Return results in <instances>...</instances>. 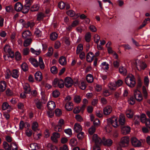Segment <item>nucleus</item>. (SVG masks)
I'll return each mask as SVG.
<instances>
[{"instance_id": "41", "label": "nucleus", "mask_w": 150, "mask_h": 150, "mask_svg": "<svg viewBox=\"0 0 150 150\" xmlns=\"http://www.w3.org/2000/svg\"><path fill=\"white\" fill-rule=\"evenodd\" d=\"M38 123L36 122H34L32 125V129L34 131H36L38 130Z\"/></svg>"}, {"instance_id": "49", "label": "nucleus", "mask_w": 150, "mask_h": 150, "mask_svg": "<svg viewBox=\"0 0 150 150\" xmlns=\"http://www.w3.org/2000/svg\"><path fill=\"white\" fill-rule=\"evenodd\" d=\"M48 149L50 150H58V148L55 146L49 144L47 145Z\"/></svg>"}, {"instance_id": "27", "label": "nucleus", "mask_w": 150, "mask_h": 150, "mask_svg": "<svg viewBox=\"0 0 150 150\" xmlns=\"http://www.w3.org/2000/svg\"><path fill=\"white\" fill-rule=\"evenodd\" d=\"M59 64L62 65H64L67 64V61L65 57L62 56L59 59Z\"/></svg>"}, {"instance_id": "10", "label": "nucleus", "mask_w": 150, "mask_h": 150, "mask_svg": "<svg viewBox=\"0 0 150 150\" xmlns=\"http://www.w3.org/2000/svg\"><path fill=\"white\" fill-rule=\"evenodd\" d=\"M60 137V134L57 132H53L52 133V136L51 137V139L52 141L55 143H57L58 142V139Z\"/></svg>"}, {"instance_id": "8", "label": "nucleus", "mask_w": 150, "mask_h": 150, "mask_svg": "<svg viewBox=\"0 0 150 150\" xmlns=\"http://www.w3.org/2000/svg\"><path fill=\"white\" fill-rule=\"evenodd\" d=\"M134 94L136 99L138 101L140 102L142 100V95L139 91L137 89L134 90Z\"/></svg>"}, {"instance_id": "55", "label": "nucleus", "mask_w": 150, "mask_h": 150, "mask_svg": "<svg viewBox=\"0 0 150 150\" xmlns=\"http://www.w3.org/2000/svg\"><path fill=\"white\" fill-rule=\"evenodd\" d=\"M25 133L28 137H30L32 134L33 132L30 129H28L25 130Z\"/></svg>"}, {"instance_id": "12", "label": "nucleus", "mask_w": 150, "mask_h": 150, "mask_svg": "<svg viewBox=\"0 0 150 150\" xmlns=\"http://www.w3.org/2000/svg\"><path fill=\"white\" fill-rule=\"evenodd\" d=\"M130 131V127L128 126H123L121 127L122 133L124 135L128 134Z\"/></svg>"}, {"instance_id": "34", "label": "nucleus", "mask_w": 150, "mask_h": 150, "mask_svg": "<svg viewBox=\"0 0 150 150\" xmlns=\"http://www.w3.org/2000/svg\"><path fill=\"white\" fill-rule=\"evenodd\" d=\"M30 8V6L25 4L23 6L22 11L23 13H26L28 11Z\"/></svg>"}, {"instance_id": "15", "label": "nucleus", "mask_w": 150, "mask_h": 150, "mask_svg": "<svg viewBox=\"0 0 150 150\" xmlns=\"http://www.w3.org/2000/svg\"><path fill=\"white\" fill-rule=\"evenodd\" d=\"M119 121L120 125H123L125 123V117L123 114H120L119 115Z\"/></svg>"}, {"instance_id": "61", "label": "nucleus", "mask_w": 150, "mask_h": 150, "mask_svg": "<svg viewBox=\"0 0 150 150\" xmlns=\"http://www.w3.org/2000/svg\"><path fill=\"white\" fill-rule=\"evenodd\" d=\"M67 13L68 16L71 17L74 16L75 14L74 11L72 10H70L67 11Z\"/></svg>"}, {"instance_id": "50", "label": "nucleus", "mask_w": 150, "mask_h": 150, "mask_svg": "<svg viewBox=\"0 0 150 150\" xmlns=\"http://www.w3.org/2000/svg\"><path fill=\"white\" fill-rule=\"evenodd\" d=\"M21 68L23 70L25 71H27L28 69V67L27 64L25 63H24L21 65Z\"/></svg>"}, {"instance_id": "52", "label": "nucleus", "mask_w": 150, "mask_h": 150, "mask_svg": "<svg viewBox=\"0 0 150 150\" xmlns=\"http://www.w3.org/2000/svg\"><path fill=\"white\" fill-rule=\"evenodd\" d=\"M96 130V128L94 126H91L88 129V132L89 134L92 135L93 134Z\"/></svg>"}, {"instance_id": "56", "label": "nucleus", "mask_w": 150, "mask_h": 150, "mask_svg": "<svg viewBox=\"0 0 150 150\" xmlns=\"http://www.w3.org/2000/svg\"><path fill=\"white\" fill-rule=\"evenodd\" d=\"M50 71L51 73L54 74H57L58 71L57 68L54 66L52 67L51 68Z\"/></svg>"}, {"instance_id": "32", "label": "nucleus", "mask_w": 150, "mask_h": 150, "mask_svg": "<svg viewBox=\"0 0 150 150\" xmlns=\"http://www.w3.org/2000/svg\"><path fill=\"white\" fill-rule=\"evenodd\" d=\"M77 142L76 139L72 138L70 140L69 144L72 146H74L77 145Z\"/></svg>"}, {"instance_id": "30", "label": "nucleus", "mask_w": 150, "mask_h": 150, "mask_svg": "<svg viewBox=\"0 0 150 150\" xmlns=\"http://www.w3.org/2000/svg\"><path fill=\"white\" fill-rule=\"evenodd\" d=\"M100 67L103 70H107L109 68V64L106 62H103L101 63Z\"/></svg>"}, {"instance_id": "5", "label": "nucleus", "mask_w": 150, "mask_h": 150, "mask_svg": "<svg viewBox=\"0 0 150 150\" xmlns=\"http://www.w3.org/2000/svg\"><path fill=\"white\" fill-rule=\"evenodd\" d=\"M131 142L132 145L135 147H139L142 146L141 142L136 137H132Z\"/></svg>"}, {"instance_id": "20", "label": "nucleus", "mask_w": 150, "mask_h": 150, "mask_svg": "<svg viewBox=\"0 0 150 150\" xmlns=\"http://www.w3.org/2000/svg\"><path fill=\"white\" fill-rule=\"evenodd\" d=\"M22 8L23 5L21 3L17 2L15 5L14 9L17 12L22 11Z\"/></svg>"}, {"instance_id": "43", "label": "nucleus", "mask_w": 150, "mask_h": 150, "mask_svg": "<svg viewBox=\"0 0 150 150\" xmlns=\"http://www.w3.org/2000/svg\"><path fill=\"white\" fill-rule=\"evenodd\" d=\"M39 61L40 68L42 69H43L45 67V64L42 58L39 57Z\"/></svg>"}, {"instance_id": "58", "label": "nucleus", "mask_w": 150, "mask_h": 150, "mask_svg": "<svg viewBox=\"0 0 150 150\" xmlns=\"http://www.w3.org/2000/svg\"><path fill=\"white\" fill-rule=\"evenodd\" d=\"M116 84H115L113 83H110L108 85V87L110 89L112 90L115 89Z\"/></svg>"}, {"instance_id": "46", "label": "nucleus", "mask_w": 150, "mask_h": 150, "mask_svg": "<svg viewBox=\"0 0 150 150\" xmlns=\"http://www.w3.org/2000/svg\"><path fill=\"white\" fill-rule=\"evenodd\" d=\"M15 59L17 61H20L21 59V56L20 53L18 52H16L15 54Z\"/></svg>"}, {"instance_id": "28", "label": "nucleus", "mask_w": 150, "mask_h": 150, "mask_svg": "<svg viewBox=\"0 0 150 150\" xmlns=\"http://www.w3.org/2000/svg\"><path fill=\"white\" fill-rule=\"evenodd\" d=\"M39 147L36 143H32L30 146V150H38Z\"/></svg>"}, {"instance_id": "13", "label": "nucleus", "mask_w": 150, "mask_h": 150, "mask_svg": "<svg viewBox=\"0 0 150 150\" xmlns=\"http://www.w3.org/2000/svg\"><path fill=\"white\" fill-rule=\"evenodd\" d=\"M7 84L6 82L4 81H0V93L4 91L6 88Z\"/></svg>"}, {"instance_id": "29", "label": "nucleus", "mask_w": 150, "mask_h": 150, "mask_svg": "<svg viewBox=\"0 0 150 150\" xmlns=\"http://www.w3.org/2000/svg\"><path fill=\"white\" fill-rule=\"evenodd\" d=\"M19 72L17 69H14L12 71L11 73L12 76L14 78H17L19 76Z\"/></svg>"}, {"instance_id": "63", "label": "nucleus", "mask_w": 150, "mask_h": 150, "mask_svg": "<svg viewBox=\"0 0 150 150\" xmlns=\"http://www.w3.org/2000/svg\"><path fill=\"white\" fill-rule=\"evenodd\" d=\"M68 139L67 137H63L60 139L61 143L62 144H65L68 142Z\"/></svg>"}, {"instance_id": "11", "label": "nucleus", "mask_w": 150, "mask_h": 150, "mask_svg": "<svg viewBox=\"0 0 150 150\" xmlns=\"http://www.w3.org/2000/svg\"><path fill=\"white\" fill-rule=\"evenodd\" d=\"M92 139L96 144L99 145L102 144V139L99 137L97 134H94L93 135Z\"/></svg>"}, {"instance_id": "64", "label": "nucleus", "mask_w": 150, "mask_h": 150, "mask_svg": "<svg viewBox=\"0 0 150 150\" xmlns=\"http://www.w3.org/2000/svg\"><path fill=\"white\" fill-rule=\"evenodd\" d=\"M62 127L58 126V125H55L54 127V130L55 131L57 132H61L62 130Z\"/></svg>"}, {"instance_id": "16", "label": "nucleus", "mask_w": 150, "mask_h": 150, "mask_svg": "<svg viewBox=\"0 0 150 150\" xmlns=\"http://www.w3.org/2000/svg\"><path fill=\"white\" fill-rule=\"evenodd\" d=\"M117 120V118L115 117H112L110 119L111 124L114 127H117L118 126Z\"/></svg>"}, {"instance_id": "44", "label": "nucleus", "mask_w": 150, "mask_h": 150, "mask_svg": "<svg viewBox=\"0 0 150 150\" xmlns=\"http://www.w3.org/2000/svg\"><path fill=\"white\" fill-rule=\"evenodd\" d=\"M2 108L3 110H5L8 109L10 108L11 106L7 103L4 102L3 103L2 105Z\"/></svg>"}, {"instance_id": "24", "label": "nucleus", "mask_w": 150, "mask_h": 150, "mask_svg": "<svg viewBox=\"0 0 150 150\" xmlns=\"http://www.w3.org/2000/svg\"><path fill=\"white\" fill-rule=\"evenodd\" d=\"M126 114L127 117L129 118H132L133 115V112L130 108H128L126 110Z\"/></svg>"}, {"instance_id": "2", "label": "nucleus", "mask_w": 150, "mask_h": 150, "mask_svg": "<svg viewBox=\"0 0 150 150\" xmlns=\"http://www.w3.org/2000/svg\"><path fill=\"white\" fill-rule=\"evenodd\" d=\"M52 85L55 87H58L59 88H62L64 86V81L62 79L56 78L54 80Z\"/></svg>"}, {"instance_id": "45", "label": "nucleus", "mask_w": 150, "mask_h": 150, "mask_svg": "<svg viewBox=\"0 0 150 150\" xmlns=\"http://www.w3.org/2000/svg\"><path fill=\"white\" fill-rule=\"evenodd\" d=\"M34 35L37 37H40L42 35V32L39 29L36 28L35 32Z\"/></svg>"}, {"instance_id": "53", "label": "nucleus", "mask_w": 150, "mask_h": 150, "mask_svg": "<svg viewBox=\"0 0 150 150\" xmlns=\"http://www.w3.org/2000/svg\"><path fill=\"white\" fill-rule=\"evenodd\" d=\"M79 86L81 89L82 90L85 89L86 86L85 82L83 81H81V83L79 84Z\"/></svg>"}, {"instance_id": "18", "label": "nucleus", "mask_w": 150, "mask_h": 150, "mask_svg": "<svg viewBox=\"0 0 150 150\" xmlns=\"http://www.w3.org/2000/svg\"><path fill=\"white\" fill-rule=\"evenodd\" d=\"M35 78L38 81H41L42 79L41 73L40 71L36 72L35 74Z\"/></svg>"}, {"instance_id": "39", "label": "nucleus", "mask_w": 150, "mask_h": 150, "mask_svg": "<svg viewBox=\"0 0 150 150\" xmlns=\"http://www.w3.org/2000/svg\"><path fill=\"white\" fill-rule=\"evenodd\" d=\"M53 53V49L52 47H49L48 49V51L45 54L47 57H50L52 55Z\"/></svg>"}, {"instance_id": "57", "label": "nucleus", "mask_w": 150, "mask_h": 150, "mask_svg": "<svg viewBox=\"0 0 150 150\" xmlns=\"http://www.w3.org/2000/svg\"><path fill=\"white\" fill-rule=\"evenodd\" d=\"M45 17L44 14L42 13H40L37 15V19L38 21L42 20Z\"/></svg>"}, {"instance_id": "33", "label": "nucleus", "mask_w": 150, "mask_h": 150, "mask_svg": "<svg viewBox=\"0 0 150 150\" xmlns=\"http://www.w3.org/2000/svg\"><path fill=\"white\" fill-rule=\"evenodd\" d=\"M39 6L38 4H34L30 8V10L32 11H38L39 8Z\"/></svg>"}, {"instance_id": "31", "label": "nucleus", "mask_w": 150, "mask_h": 150, "mask_svg": "<svg viewBox=\"0 0 150 150\" xmlns=\"http://www.w3.org/2000/svg\"><path fill=\"white\" fill-rule=\"evenodd\" d=\"M58 36V35L57 33L55 32H53L50 35V39L52 40H54L57 38Z\"/></svg>"}, {"instance_id": "23", "label": "nucleus", "mask_w": 150, "mask_h": 150, "mask_svg": "<svg viewBox=\"0 0 150 150\" xmlns=\"http://www.w3.org/2000/svg\"><path fill=\"white\" fill-rule=\"evenodd\" d=\"M74 130L75 132L78 133L82 130L81 126L78 123H76L74 125Z\"/></svg>"}, {"instance_id": "51", "label": "nucleus", "mask_w": 150, "mask_h": 150, "mask_svg": "<svg viewBox=\"0 0 150 150\" xmlns=\"http://www.w3.org/2000/svg\"><path fill=\"white\" fill-rule=\"evenodd\" d=\"M30 52V50L28 48H25L23 49L22 53L24 55H28Z\"/></svg>"}, {"instance_id": "14", "label": "nucleus", "mask_w": 150, "mask_h": 150, "mask_svg": "<svg viewBox=\"0 0 150 150\" xmlns=\"http://www.w3.org/2000/svg\"><path fill=\"white\" fill-rule=\"evenodd\" d=\"M112 110V107L109 105L107 106L103 109V113L104 115H108L110 114Z\"/></svg>"}, {"instance_id": "54", "label": "nucleus", "mask_w": 150, "mask_h": 150, "mask_svg": "<svg viewBox=\"0 0 150 150\" xmlns=\"http://www.w3.org/2000/svg\"><path fill=\"white\" fill-rule=\"evenodd\" d=\"M11 74L10 70L7 69H6L5 74V77L6 79H8L10 78Z\"/></svg>"}, {"instance_id": "35", "label": "nucleus", "mask_w": 150, "mask_h": 150, "mask_svg": "<svg viewBox=\"0 0 150 150\" xmlns=\"http://www.w3.org/2000/svg\"><path fill=\"white\" fill-rule=\"evenodd\" d=\"M127 102L129 105H133L135 103V100L133 97L132 96L128 98Z\"/></svg>"}, {"instance_id": "22", "label": "nucleus", "mask_w": 150, "mask_h": 150, "mask_svg": "<svg viewBox=\"0 0 150 150\" xmlns=\"http://www.w3.org/2000/svg\"><path fill=\"white\" fill-rule=\"evenodd\" d=\"M66 110L68 111L71 110L73 108V105L72 103L69 102H67L65 105Z\"/></svg>"}, {"instance_id": "48", "label": "nucleus", "mask_w": 150, "mask_h": 150, "mask_svg": "<svg viewBox=\"0 0 150 150\" xmlns=\"http://www.w3.org/2000/svg\"><path fill=\"white\" fill-rule=\"evenodd\" d=\"M32 39H27L24 41L23 45L25 47H27L32 42Z\"/></svg>"}, {"instance_id": "19", "label": "nucleus", "mask_w": 150, "mask_h": 150, "mask_svg": "<svg viewBox=\"0 0 150 150\" xmlns=\"http://www.w3.org/2000/svg\"><path fill=\"white\" fill-rule=\"evenodd\" d=\"M94 56V55L92 52H89L87 54L86 56V59L87 61L89 62H91L93 59Z\"/></svg>"}, {"instance_id": "60", "label": "nucleus", "mask_w": 150, "mask_h": 150, "mask_svg": "<svg viewBox=\"0 0 150 150\" xmlns=\"http://www.w3.org/2000/svg\"><path fill=\"white\" fill-rule=\"evenodd\" d=\"M91 35L90 33H87L86 34L85 36V39L86 41L89 42L91 40Z\"/></svg>"}, {"instance_id": "42", "label": "nucleus", "mask_w": 150, "mask_h": 150, "mask_svg": "<svg viewBox=\"0 0 150 150\" xmlns=\"http://www.w3.org/2000/svg\"><path fill=\"white\" fill-rule=\"evenodd\" d=\"M119 70L120 72L123 75H125L127 73V71L125 68L122 66L120 67Z\"/></svg>"}, {"instance_id": "4", "label": "nucleus", "mask_w": 150, "mask_h": 150, "mask_svg": "<svg viewBox=\"0 0 150 150\" xmlns=\"http://www.w3.org/2000/svg\"><path fill=\"white\" fill-rule=\"evenodd\" d=\"M4 50L6 53H8L10 57L11 58L14 57V52L12 51L11 49V48L10 46L8 45H6L4 47Z\"/></svg>"}, {"instance_id": "1", "label": "nucleus", "mask_w": 150, "mask_h": 150, "mask_svg": "<svg viewBox=\"0 0 150 150\" xmlns=\"http://www.w3.org/2000/svg\"><path fill=\"white\" fill-rule=\"evenodd\" d=\"M125 81L126 84L130 88H133L135 85V79L134 76L132 74L128 76L125 79Z\"/></svg>"}, {"instance_id": "36", "label": "nucleus", "mask_w": 150, "mask_h": 150, "mask_svg": "<svg viewBox=\"0 0 150 150\" xmlns=\"http://www.w3.org/2000/svg\"><path fill=\"white\" fill-rule=\"evenodd\" d=\"M86 80L88 83L92 82L93 80L92 75L90 74H88L86 76Z\"/></svg>"}, {"instance_id": "40", "label": "nucleus", "mask_w": 150, "mask_h": 150, "mask_svg": "<svg viewBox=\"0 0 150 150\" xmlns=\"http://www.w3.org/2000/svg\"><path fill=\"white\" fill-rule=\"evenodd\" d=\"M3 145V148L5 150H11V148L9 145L6 142H4Z\"/></svg>"}, {"instance_id": "59", "label": "nucleus", "mask_w": 150, "mask_h": 150, "mask_svg": "<svg viewBox=\"0 0 150 150\" xmlns=\"http://www.w3.org/2000/svg\"><path fill=\"white\" fill-rule=\"evenodd\" d=\"M6 95L8 96H12L13 95V92L10 88H7L6 91Z\"/></svg>"}, {"instance_id": "17", "label": "nucleus", "mask_w": 150, "mask_h": 150, "mask_svg": "<svg viewBox=\"0 0 150 150\" xmlns=\"http://www.w3.org/2000/svg\"><path fill=\"white\" fill-rule=\"evenodd\" d=\"M55 103L53 101H49L47 103V107L49 110H54L55 108Z\"/></svg>"}, {"instance_id": "62", "label": "nucleus", "mask_w": 150, "mask_h": 150, "mask_svg": "<svg viewBox=\"0 0 150 150\" xmlns=\"http://www.w3.org/2000/svg\"><path fill=\"white\" fill-rule=\"evenodd\" d=\"M75 118L76 120L80 122H81L83 121V119L82 117L79 114H77L75 116Z\"/></svg>"}, {"instance_id": "7", "label": "nucleus", "mask_w": 150, "mask_h": 150, "mask_svg": "<svg viewBox=\"0 0 150 150\" xmlns=\"http://www.w3.org/2000/svg\"><path fill=\"white\" fill-rule=\"evenodd\" d=\"M73 81L72 79L70 77H66L64 81V84L65 86L67 88H69L71 87L73 84Z\"/></svg>"}, {"instance_id": "21", "label": "nucleus", "mask_w": 150, "mask_h": 150, "mask_svg": "<svg viewBox=\"0 0 150 150\" xmlns=\"http://www.w3.org/2000/svg\"><path fill=\"white\" fill-rule=\"evenodd\" d=\"M32 35V33L30 32L28 30L25 31L22 33V37L24 39L28 38L31 36Z\"/></svg>"}, {"instance_id": "38", "label": "nucleus", "mask_w": 150, "mask_h": 150, "mask_svg": "<svg viewBox=\"0 0 150 150\" xmlns=\"http://www.w3.org/2000/svg\"><path fill=\"white\" fill-rule=\"evenodd\" d=\"M83 50V45L82 44H79L77 47L76 50V54H79Z\"/></svg>"}, {"instance_id": "26", "label": "nucleus", "mask_w": 150, "mask_h": 150, "mask_svg": "<svg viewBox=\"0 0 150 150\" xmlns=\"http://www.w3.org/2000/svg\"><path fill=\"white\" fill-rule=\"evenodd\" d=\"M25 93H29L31 91L30 86L28 83H25L23 86Z\"/></svg>"}, {"instance_id": "37", "label": "nucleus", "mask_w": 150, "mask_h": 150, "mask_svg": "<svg viewBox=\"0 0 150 150\" xmlns=\"http://www.w3.org/2000/svg\"><path fill=\"white\" fill-rule=\"evenodd\" d=\"M81 100V98L79 96L76 95L74 96V101L77 103H79Z\"/></svg>"}, {"instance_id": "6", "label": "nucleus", "mask_w": 150, "mask_h": 150, "mask_svg": "<svg viewBox=\"0 0 150 150\" xmlns=\"http://www.w3.org/2000/svg\"><path fill=\"white\" fill-rule=\"evenodd\" d=\"M136 62L137 68L139 71L144 69L147 67L146 64L144 62L139 60H137Z\"/></svg>"}, {"instance_id": "47", "label": "nucleus", "mask_w": 150, "mask_h": 150, "mask_svg": "<svg viewBox=\"0 0 150 150\" xmlns=\"http://www.w3.org/2000/svg\"><path fill=\"white\" fill-rule=\"evenodd\" d=\"M140 119L141 122L143 123H144L148 119L146 118L145 114H142L141 115Z\"/></svg>"}, {"instance_id": "25", "label": "nucleus", "mask_w": 150, "mask_h": 150, "mask_svg": "<svg viewBox=\"0 0 150 150\" xmlns=\"http://www.w3.org/2000/svg\"><path fill=\"white\" fill-rule=\"evenodd\" d=\"M30 62L34 67H37L39 66V63L38 61L33 58H30L29 59Z\"/></svg>"}, {"instance_id": "3", "label": "nucleus", "mask_w": 150, "mask_h": 150, "mask_svg": "<svg viewBox=\"0 0 150 150\" xmlns=\"http://www.w3.org/2000/svg\"><path fill=\"white\" fill-rule=\"evenodd\" d=\"M129 141V138L128 137H124L121 139L119 145L120 146L122 147H126L128 146Z\"/></svg>"}, {"instance_id": "9", "label": "nucleus", "mask_w": 150, "mask_h": 150, "mask_svg": "<svg viewBox=\"0 0 150 150\" xmlns=\"http://www.w3.org/2000/svg\"><path fill=\"white\" fill-rule=\"evenodd\" d=\"M113 143L112 140L110 139H106L105 137L102 138V144L107 146H111Z\"/></svg>"}]
</instances>
